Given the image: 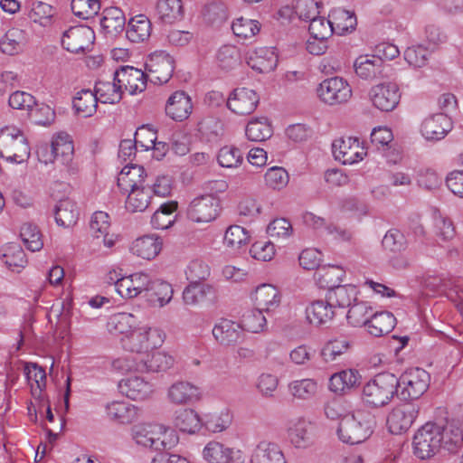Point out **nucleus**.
<instances>
[{
	"label": "nucleus",
	"mask_w": 463,
	"mask_h": 463,
	"mask_svg": "<svg viewBox=\"0 0 463 463\" xmlns=\"http://www.w3.org/2000/svg\"><path fill=\"white\" fill-rule=\"evenodd\" d=\"M320 100L327 105L335 106L347 102L352 97V88L341 77L324 80L317 89Z\"/></svg>",
	"instance_id": "7"
},
{
	"label": "nucleus",
	"mask_w": 463,
	"mask_h": 463,
	"mask_svg": "<svg viewBox=\"0 0 463 463\" xmlns=\"http://www.w3.org/2000/svg\"><path fill=\"white\" fill-rule=\"evenodd\" d=\"M383 247L392 253H401L407 248V240L398 229H390L383 238Z\"/></svg>",
	"instance_id": "56"
},
{
	"label": "nucleus",
	"mask_w": 463,
	"mask_h": 463,
	"mask_svg": "<svg viewBox=\"0 0 463 463\" xmlns=\"http://www.w3.org/2000/svg\"><path fill=\"white\" fill-rule=\"evenodd\" d=\"M232 422V417L227 411L220 413H210L202 419V425L213 433L222 432L226 430Z\"/></svg>",
	"instance_id": "57"
},
{
	"label": "nucleus",
	"mask_w": 463,
	"mask_h": 463,
	"mask_svg": "<svg viewBox=\"0 0 463 463\" xmlns=\"http://www.w3.org/2000/svg\"><path fill=\"white\" fill-rule=\"evenodd\" d=\"M232 29L236 36L249 39L260 32V26L256 20L240 17L232 23Z\"/></svg>",
	"instance_id": "61"
},
{
	"label": "nucleus",
	"mask_w": 463,
	"mask_h": 463,
	"mask_svg": "<svg viewBox=\"0 0 463 463\" xmlns=\"http://www.w3.org/2000/svg\"><path fill=\"white\" fill-rule=\"evenodd\" d=\"M373 107L383 112H391L400 103L402 93L397 83L384 81L373 86L369 91Z\"/></svg>",
	"instance_id": "8"
},
{
	"label": "nucleus",
	"mask_w": 463,
	"mask_h": 463,
	"mask_svg": "<svg viewBox=\"0 0 463 463\" xmlns=\"http://www.w3.org/2000/svg\"><path fill=\"white\" fill-rule=\"evenodd\" d=\"M357 289L353 285H339L326 293V298L334 308H345L352 305V301H356Z\"/></svg>",
	"instance_id": "38"
},
{
	"label": "nucleus",
	"mask_w": 463,
	"mask_h": 463,
	"mask_svg": "<svg viewBox=\"0 0 463 463\" xmlns=\"http://www.w3.org/2000/svg\"><path fill=\"white\" fill-rule=\"evenodd\" d=\"M146 173L142 165H126L118 176V186L125 194L128 191L145 186Z\"/></svg>",
	"instance_id": "21"
},
{
	"label": "nucleus",
	"mask_w": 463,
	"mask_h": 463,
	"mask_svg": "<svg viewBox=\"0 0 463 463\" xmlns=\"http://www.w3.org/2000/svg\"><path fill=\"white\" fill-rule=\"evenodd\" d=\"M240 52L234 45L222 46L216 55L219 66L229 71L240 64Z\"/></svg>",
	"instance_id": "60"
},
{
	"label": "nucleus",
	"mask_w": 463,
	"mask_h": 463,
	"mask_svg": "<svg viewBox=\"0 0 463 463\" xmlns=\"http://www.w3.org/2000/svg\"><path fill=\"white\" fill-rule=\"evenodd\" d=\"M450 129V120L445 113H438L424 119L422 136L428 140H440Z\"/></svg>",
	"instance_id": "22"
},
{
	"label": "nucleus",
	"mask_w": 463,
	"mask_h": 463,
	"mask_svg": "<svg viewBox=\"0 0 463 463\" xmlns=\"http://www.w3.org/2000/svg\"><path fill=\"white\" fill-rule=\"evenodd\" d=\"M419 414L418 405L405 402L396 405L387 417V426L392 434L406 432L413 424Z\"/></svg>",
	"instance_id": "10"
},
{
	"label": "nucleus",
	"mask_w": 463,
	"mask_h": 463,
	"mask_svg": "<svg viewBox=\"0 0 463 463\" xmlns=\"http://www.w3.org/2000/svg\"><path fill=\"white\" fill-rule=\"evenodd\" d=\"M398 396L402 401L416 400L428 390L430 383V373L422 368L415 367L404 371L397 377Z\"/></svg>",
	"instance_id": "6"
},
{
	"label": "nucleus",
	"mask_w": 463,
	"mask_h": 463,
	"mask_svg": "<svg viewBox=\"0 0 463 463\" xmlns=\"http://www.w3.org/2000/svg\"><path fill=\"white\" fill-rule=\"evenodd\" d=\"M94 91L101 103L115 104L122 99V87L116 80L113 82L99 80L96 82Z\"/></svg>",
	"instance_id": "42"
},
{
	"label": "nucleus",
	"mask_w": 463,
	"mask_h": 463,
	"mask_svg": "<svg viewBox=\"0 0 463 463\" xmlns=\"http://www.w3.org/2000/svg\"><path fill=\"white\" fill-rule=\"evenodd\" d=\"M174 69L173 57L163 52L151 54L146 62L148 80L154 84L166 83L171 79Z\"/></svg>",
	"instance_id": "11"
},
{
	"label": "nucleus",
	"mask_w": 463,
	"mask_h": 463,
	"mask_svg": "<svg viewBox=\"0 0 463 463\" xmlns=\"http://www.w3.org/2000/svg\"><path fill=\"white\" fill-rule=\"evenodd\" d=\"M192 110V99L184 90L175 91L166 100L165 114L175 121L185 120Z\"/></svg>",
	"instance_id": "17"
},
{
	"label": "nucleus",
	"mask_w": 463,
	"mask_h": 463,
	"mask_svg": "<svg viewBox=\"0 0 463 463\" xmlns=\"http://www.w3.org/2000/svg\"><path fill=\"white\" fill-rule=\"evenodd\" d=\"M162 249V240L156 235H145L137 239L130 248L132 253L145 260L154 259Z\"/></svg>",
	"instance_id": "28"
},
{
	"label": "nucleus",
	"mask_w": 463,
	"mask_h": 463,
	"mask_svg": "<svg viewBox=\"0 0 463 463\" xmlns=\"http://www.w3.org/2000/svg\"><path fill=\"white\" fill-rule=\"evenodd\" d=\"M364 148L356 137H341L332 144V152L335 158L344 165H352L363 159Z\"/></svg>",
	"instance_id": "16"
},
{
	"label": "nucleus",
	"mask_w": 463,
	"mask_h": 463,
	"mask_svg": "<svg viewBox=\"0 0 463 463\" xmlns=\"http://www.w3.org/2000/svg\"><path fill=\"white\" fill-rule=\"evenodd\" d=\"M51 144L56 158V163L61 165V176L67 177L75 175L78 173V166L72 161L74 146L72 141L69 139V136L59 135L52 139Z\"/></svg>",
	"instance_id": "12"
},
{
	"label": "nucleus",
	"mask_w": 463,
	"mask_h": 463,
	"mask_svg": "<svg viewBox=\"0 0 463 463\" xmlns=\"http://www.w3.org/2000/svg\"><path fill=\"white\" fill-rule=\"evenodd\" d=\"M213 293V288L208 284L190 282L184 289L183 299L186 305L194 306Z\"/></svg>",
	"instance_id": "50"
},
{
	"label": "nucleus",
	"mask_w": 463,
	"mask_h": 463,
	"mask_svg": "<svg viewBox=\"0 0 463 463\" xmlns=\"http://www.w3.org/2000/svg\"><path fill=\"white\" fill-rule=\"evenodd\" d=\"M149 279V276L142 272L124 276L118 283V294L124 298H136L142 292H146Z\"/></svg>",
	"instance_id": "24"
},
{
	"label": "nucleus",
	"mask_w": 463,
	"mask_h": 463,
	"mask_svg": "<svg viewBox=\"0 0 463 463\" xmlns=\"http://www.w3.org/2000/svg\"><path fill=\"white\" fill-rule=\"evenodd\" d=\"M156 450L167 452L178 444L179 437L174 429L162 425H156Z\"/></svg>",
	"instance_id": "52"
},
{
	"label": "nucleus",
	"mask_w": 463,
	"mask_h": 463,
	"mask_svg": "<svg viewBox=\"0 0 463 463\" xmlns=\"http://www.w3.org/2000/svg\"><path fill=\"white\" fill-rule=\"evenodd\" d=\"M0 156L7 161L22 164L30 157V146L23 132L6 127L0 133Z\"/></svg>",
	"instance_id": "4"
},
{
	"label": "nucleus",
	"mask_w": 463,
	"mask_h": 463,
	"mask_svg": "<svg viewBox=\"0 0 463 463\" xmlns=\"http://www.w3.org/2000/svg\"><path fill=\"white\" fill-rule=\"evenodd\" d=\"M118 388L122 394L135 401L146 400L153 392L152 384L139 376H130L121 380Z\"/></svg>",
	"instance_id": "20"
},
{
	"label": "nucleus",
	"mask_w": 463,
	"mask_h": 463,
	"mask_svg": "<svg viewBox=\"0 0 463 463\" xmlns=\"http://www.w3.org/2000/svg\"><path fill=\"white\" fill-rule=\"evenodd\" d=\"M2 262L12 271L20 272L27 264L26 255L20 246H10L1 256Z\"/></svg>",
	"instance_id": "53"
},
{
	"label": "nucleus",
	"mask_w": 463,
	"mask_h": 463,
	"mask_svg": "<svg viewBox=\"0 0 463 463\" xmlns=\"http://www.w3.org/2000/svg\"><path fill=\"white\" fill-rule=\"evenodd\" d=\"M165 338L163 330L156 327H139L120 339L122 347L132 353H146L162 345Z\"/></svg>",
	"instance_id": "5"
},
{
	"label": "nucleus",
	"mask_w": 463,
	"mask_h": 463,
	"mask_svg": "<svg viewBox=\"0 0 463 463\" xmlns=\"http://www.w3.org/2000/svg\"><path fill=\"white\" fill-rule=\"evenodd\" d=\"M255 301L258 308L265 312L274 310L279 306L280 296L279 289L270 284H262L256 288Z\"/></svg>",
	"instance_id": "34"
},
{
	"label": "nucleus",
	"mask_w": 463,
	"mask_h": 463,
	"mask_svg": "<svg viewBox=\"0 0 463 463\" xmlns=\"http://www.w3.org/2000/svg\"><path fill=\"white\" fill-rule=\"evenodd\" d=\"M355 73L362 79L373 80L383 74V63L375 56H360L354 61Z\"/></svg>",
	"instance_id": "35"
},
{
	"label": "nucleus",
	"mask_w": 463,
	"mask_h": 463,
	"mask_svg": "<svg viewBox=\"0 0 463 463\" xmlns=\"http://www.w3.org/2000/svg\"><path fill=\"white\" fill-rule=\"evenodd\" d=\"M55 9L44 2H34L28 12V17L35 24L42 26H48L52 24Z\"/></svg>",
	"instance_id": "51"
},
{
	"label": "nucleus",
	"mask_w": 463,
	"mask_h": 463,
	"mask_svg": "<svg viewBox=\"0 0 463 463\" xmlns=\"http://www.w3.org/2000/svg\"><path fill=\"white\" fill-rule=\"evenodd\" d=\"M98 97L95 91L90 90H81L77 92L73 99V108L78 114H82L84 117L92 116L97 109Z\"/></svg>",
	"instance_id": "44"
},
{
	"label": "nucleus",
	"mask_w": 463,
	"mask_h": 463,
	"mask_svg": "<svg viewBox=\"0 0 463 463\" xmlns=\"http://www.w3.org/2000/svg\"><path fill=\"white\" fill-rule=\"evenodd\" d=\"M458 440V435L451 437L445 426L427 422L413 436L412 453L420 460L430 459L441 449L455 451Z\"/></svg>",
	"instance_id": "1"
},
{
	"label": "nucleus",
	"mask_w": 463,
	"mask_h": 463,
	"mask_svg": "<svg viewBox=\"0 0 463 463\" xmlns=\"http://www.w3.org/2000/svg\"><path fill=\"white\" fill-rule=\"evenodd\" d=\"M136 318L132 314L122 312L111 316L107 326L110 334L127 336L134 330Z\"/></svg>",
	"instance_id": "45"
},
{
	"label": "nucleus",
	"mask_w": 463,
	"mask_h": 463,
	"mask_svg": "<svg viewBox=\"0 0 463 463\" xmlns=\"http://www.w3.org/2000/svg\"><path fill=\"white\" fill-rule=\"evenodd\" d=\"M345 275V271L341 267L327 265L318 268L314 278L320 288L331 290L340 285Z\"/></svg>",
	"instance_id": "30"
},
{
	"label": "nucleus",
	"mask_w": 463,
	"mask_h": 463,
	"mask_svg": "<svg viewBox=\"0 0 463 463\" xmlns=\"http://www.w3.org/2000/svg\"><path fill=\"white\" fill-rule=\"evenodd\" d=\"M376 427L375 416L367 410H356L343 417L337 428L341 441L354 445L365 441Z\"/></svg>",
	"instance_id": "3"
},
{
	"label": "nucleus",
	"mask_w": 463,
	"mask_h": 463,
	"mask_svg": "<svg viewBox=\"0 0 463 463\" xmlns=\"http://www.w3.org/2000/svg\"><path fill=\"white\" fill-rule=\"evenodd\" d=\"M308 31L315 40L321 42H325L335 33L329 16L328 19L317 16L312 20L309 24Z\"/></svg>",
	"instance_id": "59"
},
{
	"label": "nucleus",
	"mask_w": 463,
	"mask_h": 463,
	"mask_svg": "<svg viewBox=\"0 0 463 463\" xmlns=\"http://www.w3.org/2000/svg\"><path fill=\"white\" fill-rule=\"evenodd\" d=\"M125 25L126 17L121 9L111 6L103 10L100 26L107 36L116 37L124 31Z\"/></svg>",
	"instance_id": "25"
},
{
	"label": "nucleus",
	"mask_w": 463,
	"mask_h": 463,
	"mask_svg": "<svg viewBox=\"0 0 463 463\" xmlns=\"http://www.w3.org/2000/svg\"><path fill=\"white\" fill-rule=\"evenodd\" d=\"M250 463H286V459L279 445L261 441L253 450Z\"/></svg>",
	"instance_id": "27"
},
{
	"label": "nucleus",
	"mask_w": 463,
	"mask_h": 463,
	"mask_svg": "<svg viewBox=\"0 0 463 463\" xmlns=\"http://www.w3.org/2000/svg\"><path fill=\"white\" fill-rule=\"evenodd\" d=\"M151 32V21L146 14H139L128 20L126 36L132 43H144L149 39Z\"/></svg>",
	"instance_id": "26"
},
{
	"label": "nucleus",
	"mask_w": 463,
	"mask_h": 463,
	"mask_svg": "<svg viewBox=\"0 0 463 463\" xmlns=\"http://www.w3.org/2000/svg\"><path fill=\"white\" fill-rule=\"evenodd\" d=\"M290 442L298 449H307L313 445L314 436L309 422L298 419L289 429Z\"/></svg>",
	"instance_id": "31"
},
{
	"label": "nucleus",
	"mask_w": 463,
	"mask_h": 463,
	"mask_svg": "<svg viewBox=\"0 0 463 463\" xmlns=\"http://www.w3.org/2000/svg\"><path fill=\"white\" fill-rule=\"evenodd\" d=\"M126 208L131 213L144 212L149 205L151 196V186L128 191Z\"/></svg>",
	"instance_id": "43"
},
{
	"label": "nucleus",
	"mask_w": 463,
	"mask_h": 463,
	"mask_svg": "<svg viewBox=\"0 0 463 463\" xmlns=\"http://www.w3.org/2000/svg\"><path fill=\"white\" fill-rule=\"evenodd\" d=\"M213 335L219 344L228 346L240 343L244 335L240 324L222 318L213 326Z\"/></svg>",
	"instance_id": "19"
},
{
	"label": "nucleus",
	"mask_w": 463,
	"mask_h": 463,
	"mask_svg": "<svg viewBox=\"0 0 463 463\" xmlns=\"http://www.w3.org/2000/svg\"><path fill=\"white\" fill-rule=\"evenodd\" d=\"M247 138L254 142H261L272 136V128L266 118L250 120L245 129Z\"/></svg>",
	"instance_id": "46"
},
{
	"label": "nucleus",
	"mask_w": 463,
	"mask_h": 463,
	"mask_svg": "<svg viewBox=\"0 0 463 463\" xmlns=\"http://www.w3.org/2000/svg\"><path fill=\"white\" fill-rule=\"evenodd\" d=\"M109 418L118 423L128 424L137 417V409L126 402L115 401L106 406Z\"/></svg>",
	"instance_id": "36"
},
{
	"label": "nucleus",
	"mask_w": 463,
	"mask_h": 463,
	"mask_svg": "<svg viewBox=\"0 0 463 463\" xmlns=\"http://www.w3.org/2000/svg\"><path fill=\"white\" fill-rule=\"evenodd\" d=\"M430 52L423 45L408 47L404 52V59L407 62L415 67L421 68L427 64Z\"/></svg>",
	"instance_id": "64"
},
{
	"label": "nucleus",
	"mask_w": 463,
	"mask_h": 463,
	"mask_svg": "<svg viewBox=\"0 0 463 463\" xmlns=\"http://www.w3.org/2000/svg\"><path fill=\"white\" fill-rule=\"evenodd\" d=\"M331 24L335 34L343 35L354 30L357 21L354 12L343 8H335L329 14Z\"/></svg>",
	"instance_id": "37"
},
{
	"label": "nucleus",
	"mask_w": 463,
	"mask_h": 463,
	"mask_svg": "<svg viewBox=\"0 0 463 463\" xmlns=\"http://www.w3.org/2000/svg\"><path fill=\"white\" fill-rule=\"evenodd\" d=\"M220 211V199L213 194H204L190 203L187 216L194 222H210L216 219Z\"/></svg>",
	"instance_id": "9"
},
{
	"label": "nucleus",
	"mask_w": 463,
	"mask_h": 463,
	"mask_svg": "<svg viewBox=\"0 0 463 463\" xmlns=\"http://www.w3.org/2000/svg\"><path fill=\"white\" fill-rule=\"evenodd\" d=\"M174 364V358L165 352L156 351L146 360L137 364L135 370L140 372H165Z\"/></svg>",
	"instance_id": "39"
},
{
	"label": "nucleus",
	"mask_w": 463,
	"mask_h": 463,
	"mask_svg": "<svg viewBox=\"0 0 463 463\" xmlns=\"http://www.w3.org/2000/svg\"><path fill=\"white\" fill-rule=\"evenodd\" d=\"M200 395L199 388L186 381L174 383L167 392L169 401L176 405L193 404L199 401Z\"/></svg>",
	"instance_id": "18"
},
{
	"label": "nucleus",
	"mask_w": 463,
	"mask_h": 463,
	"mask_svg": "<svg viewBox=\"0 0 463 463\" xmlns=\"http://www.w3.org/2000/svg\"><path fill=\"white\" fill-rule=\"evenodd\" d=\"M21 239L31 251H39L43 247V236L39 228L33 223H24L20 231Z\"/></svg>",
	"instance_id": "49"
},
{
	"label": "nucleus",
	"mask_w": 463,
	"mask_h": 463,
	"mask_svg": "<svg viewBox=\"0 0 463 463\" xmlns=\"http://www.w3.org/2000/svg\"><path fill=\"white\" fill-rule=\"evenodd\" d=\"M307 318L316 326H326L335 317V308L328 299L314 300L306 308Z\"/></svg>",
	"instance_id": "23"
},
{
	"label": "nucleus",
	"mask_w": 463,
	"mask_h": 463,
	"mask_svg": "<svg viewBox=\"0 0 463 463\" xmlns=\"http://www.w3.org/2000/svg\"><path fill=\"white\" fill-rule=\"evenodd\" d=\"M235 451L232 448L218 441H210L203 450V457L208 463H232L234 461Z\"/></svg>",
	"instance_id": "29"
},
{
	"label": "nucleus",
	"mask_w": 463,
	"mask_h": 463,
	"mask_svg": "<svg viewBox=\"0 0 463 463\" xmlns=\"http://www.w3.org/2000/svg\"><path fill=\"white\" fill-rule=\"evenodd\" d=\"M261 309H253L246 312L241 320L242 332L244 330L251 333H259L266 326V317Z\"/></svg>",
	"instance_id": "58"
},
{
	"label": "nucleus",
	"mask_w": 463,
	"mask_h": 463,
	"mask_svg": "<svg viewBox=\"0 0 463 463\" xmlns=\"http://www.w3.org/2000/svg\"><path fill=\"white\" fill-rule=\"evenodd\" d=\"M217 160L222 167H237L241 164L243 155L239 148L233 146H225L220 149Z\"/></svg>",
	"instance_id": "62"
},
{
	"label": "nucleus",
	"mask_w": 463,
	"mask_h": 463,
	"mask_svg": "<svg viewBox=\"0 0 463 463\" xmlns=\"http://www.w3.org/2000/svg\"><path fill=\"white\" fill-rule=\"evenodd\" d=\"M259 101L260 97L255 90L237 88L230 94L227 107L237 115H250L256 109Z\"/></svg>",
	"instance_id": "15"
},
{
	"label": "nucleus",
	"mask_w": 463,
	"mask_h": 463,
	"mask_svg": "<svg viewBox=\"0 0 463 463\" xmlns=\"http://www.w3.org/2000/svg\"><path fill=\"white\" fill-rule=\"evenodd\" d=\"M373 315V308L366 302H355L350 306L346 318L353 326H366Z\"/></svg>",
	"instance_id": "48"
},
{
	"label": "nucleus",
	"mask_w": 463,
	"mask_h": 463,
	"mask_svg": "<svg viewBox=\"0 0 463 463\" xmlns=\"http://www.w3.org/2000/svg\"><path fill=\"white\" fill-rule=\"evenodd\" d=\"M174 425L182 432L195 433L202 426V419L192 409H181L175 411Z\"/></svg>",
	"instance_id": "40"
},
{
	"label": "nucleus",
	"mask_w": 463,
	"mask_h": 463,
	"mask_svg": "<svg viewBox=\"0 0 463 463\" xmlns=\"http://www.w3.org/2000/svg\"><path fill=\"white\" fill-rule=\"evenodd\" d=\"M397 376L389 372L374 375L362 388L361 399L368 408L380 409L389 405L398 396Z\"/></svg>",
	"instance_id": "2"
},
{
	"label": "nucleus",
	"mask_w": 463,
	"mask_h": 463,
	"mask_svg": "<svg viewBox=\"0 0 463 463\" xmlns=\"http://www.w3.org/2000/svg\"><path fill=\"white\" fill-rule=\"evenodd\" d=\"M95 39L92 29L86 25L72 26L65 31L61 37V45L68 52L78 53L84 52Z\"/></svg>",
	"instance_id": "13"
},
{
	"label": "nucleus",
	"mask_w": 463,
	"mask_h": 463,
	"mask_svg": "<svg viewBox=\"0 0 463 463\" xmlns=\"http://www.w3.org/2000/svg\"><path fill=\"white\" fill-rule=\"evenodd\" d=\"M395 325V317L391 312L383 311L373 313L366 327L370 335L379 337L392 332Z\"/></svg>",
	"instance_id": "32"
},
{
	"label": "nucleus",
	"mask_w": 463,
	"mask_h": 463,
	"mask_svg": "<svg viewBox=\"0 0 463 463\" xmlns=\"http://www.w3.org/2000/svg\"><path fill=\"white\" fill-rule=\"evenodd\" d=\"M250 235L248 232L240 225H231L225 232L223 242L233 250H237L246 246L249 242Z\"/></svg>",
	"instance_id": "54"
},
{
	"label": "nucleus",
	"mask_w": 463,
	"mask_h": 463,
	"mask_svg": "<svg viewBox=\"0 0 463 463\" xmlns=\"http://www.w3.org/2000/svg\"><path fill=\"white\" fill-rule=\"evenodd\" d=\"M320 5L317 0H296L295 11L301 20L311 22L319 16Z\"/></svg>",
	"instance_id": "63"
},
{
	"label": "nucleus",
	"mask_w": 463,
	"mask_h": 463,
	"mask_svg": "<svg viewBox=\"0 0 463 463\" xmlns=\"http://www.w3.org/2000/svg\"><path fill=\"white\" fill-rule=\"evenodd\" d=\"M146 297L153 304L157 303L159 306H164L168 303L173 297L172 286L165 281H152L149 279V285L146 292Z\"/></svg>",
	"instance_id": "41"
},
{
	"label": "nucleus",
	"mask_w": 463,
	"mask_h": 463,
	"mask_svg": "<svg viewBox=\"0 0 463 463\" xmlns=\"http://www.w3.org/2000/svg\"><path fill=\"white\" fill-rule=\"evenodd\" d=\"M317 383L313 379H301L288 384L289 393L298 400L307 401L313 398L317 392Z\"/></svg>",
	"instance_id": "47"
},
{
	"label": "nucleus",
	"mask_w": 463,
	"mask_h": 463,
	"mask_svg": "<svg viewBox=\"0 0 463 463\" xmlns=\"http://www.w3.org/2000/svg\"><path fill=\"white\" fill-rule=\"evenodd\" d=\"M54 217L59 226L69 228L76 224L79 211L75 203L69 198L60 200L54 208Z\"/></svg>",
	"instance_id": "33"
},
{
	"label": "nucleus",
	"mask_w": 463,
	"mask_h": 463,
	"mask_svg": "<svg viewBox=\"0 0 463 463\" xmlns=\"http://www.w3.org/2000/svg\"><path fill=\"white\" fill-rule=\"evenodd\" d=\"M113 80L120 83L130 94L142 92L146 90L148 80L147 73L132 66H121L114 72Z\"/></svg>",
	"instance_id": "14"
},
{
	"label": "nucleus",
	"mask_w": 463,
	"mask_h": 463,
	"mask_svg": "<svg viewBox=\"0 0 463 463\" xmlns=\"http://www.w3.org/2000/svg\"><path fill=\"white\" fill-rule=\"evenodd\" d=\"M71 11L75 16L88 20L100 10V0H71Z\"/></svg>",
	"instance_id": "55"
}]
</instances>
